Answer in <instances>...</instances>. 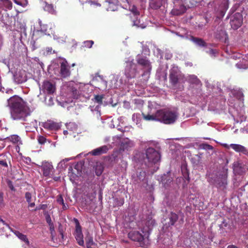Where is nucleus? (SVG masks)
Wrapping results in <instances>:
<instances>
[{
    "label": "nucleus",
    "instance_id": "nucleus-24",
    "mask_svg": "<svg viewBox=\"0 0 248 248\" xmlns=\"http://www.w3.org/2000/svg\"><path fill=\"white\" fill-rule=\"evenodd\" d=\"M178 215L174 212H171L169 215V225L171 226L174 225L175 223L178 220Z\"/></svg>",
    "mask_w": 248,
    "mask_h": 248
},
{
    "label": "nucleus",
    "instance_id": "nucleus-49",
    "mask_svg": "<svg viewBox=\"0 0 248 248\" xmlns=\"http://www.w3.org/2000/svg\"><path fill=\"white\" fill-rule=\"evenodd\" d=\"M46 221L49 225L53 224V223L51 222V219L49 215H47L46 217Z\"/></svg>",
    "mask_w": 248,
    "mask_h": 248
},
{
    "label": "nucleus",
    "instance_id": "nucleus-55",
    "mask_svg": "<svg viewBox=\"0 0 248 248\" xmlns=\"http://www.w3.org/2000/svg\"><path fill=\"white\" fill-rule=\"evenodd\" d=\"M3 201V194L2 193L0 192V205L2 203Z\"/></svg>",
    "mask_w": 248,
    "mask_h": 248
},
{
    "label": "nucleus",
    "instance_id": "nucleus-58",
    "mask_svg": "<svg viewBox=\"0 0 248 248\" xmlns=\"http://www.w3.org/2000/svg\"><path fill=\"white\" fill-rule=\"evenodd\" d=\"M46 51L48 53H51L52 51V47H46Z\"/></svg>",
    "mask_w": 248,
    "mask_h": 248
},
{
    "label": "nucleus",
    "instance_id": "nucleus-26",
    "mask_svg": "<svg viewBox=\"0 0 248 248\" xmlns=\"http://www.w3.org/2000/svg\"><path fill=\"white\" fill-rule=\"evenodd\" d=\"M11 230L18 238L25 242L28 245L29 244V241L26 235L22 234L17 231H13L12 229Z\"/></svg>",
    "mask_w": 248,
    "mask_h": 248
},
{
    "label": "nucleus",
    "instance_id": "nucleus-25",
    "mask_svg": "<svg viewBox=\"0 0 248 248\" xmlns=\"http://www.w3.org/2000/svg\"><path fill=\"white\" fill-rule=\"evenodd\" d=\"M136 178L135 180V181L137 183H139L142 181H143L146 176V172L144 171L141 170L140 171H137L136 173Z\"/></svg>",
    "mask_w": 248,
    "mask_h": 248
},
{
    "label": "nucleus",
    "instance_id": "nucleus-29",
    "mask_svg": "<svg viewBox=\"0 0 248 248\" xmlns=\"http://www.w3.org/2000/svg\"><path fill=\"white\" fill-rule=\"evenodd\" d=\"M155 220L150 219L148 220H147L145 222V225L147 227V229H145V228H143L142 230V232L143 233L144 232V230L145 232H149L152 230V227L155 225Z\"/></svg>",
    "mask_w": 248,
    "mask_h": 248
},
{
    "label": "nucleus",
    "instance_id": "nucleus-23",
    "mask_svg": "<svg viewBox=\"0 0 248 248\" xmlns=\"http://www.w3.org/2000/svg\"><path fill=\"white\" fill-rule=\"evenodd\" d=\"M230 146L231 148L236 152L242 153L244 154H246L247 153L248 151L246 148L240 144H231Z\"/></svg>",
    "mask_w": 248,
    "mask_h": 248
},
{
    "label": "nucleus",
    "instance_id": "nucleus-5",
    "mask_svg": "<svg viewBox=\"0 0 248 248\" xmlns=\"http://www.w3.org/2000/svg\"><path fill=\"white\" fill-rule=\"evenodd\" d=\"M146 158L151 164H155L160 159L159 153L153 148H148L145 151Z\"/></svg>",
    "mask_w": 248,
    "mask_h": 248
},
{
    "label": "nucleus",
    "instance_id": "nucleus-50",
    "mask_svg": "<svg viewBox=\"0 0 248 248\" xmlns=\"http://www.w3.org/2000/svg\"><path fill=\"white\" fill-rule=\"evenodd\" d=\"M8 186H9V187L10 188V189L12 191H15V189L14 188V186H13L12 183V182L11 181H9L8 182Z\"/></svg>",
    "mask_w": 248,
    "mask_h": 248
},
{
    "label": "nucleus",
    "instance_id": "nucleus-11",
    "mask_svg": "<svg viewBox=\"0 0 248 248\" xmlns=\"http://www.w3.org/2000/svg\"><path fill=\"white\" fill-rule=\"evenodd\" d=\"M128 237L131 240L139 242L141 247H143L145 245L144 235L138 231L130 232L128 234Z\"/></svg>",
    "mask_w": 248,
    "mask_h": 248
},
{
    "label": "nucleus",
    "instance_id": "nucleus-60",
    "mask_svg": "<svg viewBox=\"0 0 248 248\" xmlns=\"http://www.w3.org/2000/svg\"><path fill=\"white\" fill-rule=\"evenodd\" d=\"M68 173L69 174H70L71 173H72V174H74V173L72 172L73 171V168L72 167H70L69 168H68Z\"/></svg>",
    "mask_w": 248,
    "mask_h": 248
},
{
    "label": "nucleus",
    "instance_id": "nucleus-6",
    "mask_svg": "<svg viewBox=\"0 0 248 248\" xmlns=\"http://www.w3.org/2000/svg\"><path fill=\"white\" fill-rule=\"evenodd\" d=\"M217 166L215 163L210 164L207 171V181L211 184H215L217 180Z\"/></svg>",
    "mask_w": 248,
    "mask_h": 248
},
{
    "label": "nucleus",
    "instance_id": "nucleus-14",
    "mask_svg": "<svg viewBox=\"0 0 248 248\" xmlns=\"http://www.w3.org/2000/svg\"><path fill=\"white\" fill-rule=\"evenodd\" d=\"M43 126L46 129L56 131L60 129L61 124L52 120H47L43 123Z\"/></svg>",
    "mask_w": 248,
    "mask_h": 248
},
{
    "label": "nucleus",
    "instance_id": "nucleus-16",
    "mask_svg": "<svg viewBox=\"0 0 248 248\" xmlns=\"http://www.w3.org/2000/svg\"><path fill=\"white\" fill-rule=\"evenodd\" d=\"M129 11L133 14L135 18H136V20H133V25L136 26L138 27H141L143 28L142 26H141V24H140V20L138 19V16H140V12L138 10L137 7L134 5H130L129 7Z\"/></svg>",
    "mask_w": 248,
    "mask_h": 248
},
{
    "label": "nucleus",
    "instance_id": "nucleus-35",
    "mask_svg": "<svg viewBox=\"0 0 248 248\" xmlns=\"http://www.w3.org/2000/svg\"><path fill=\"white\" fill-rule=\"evenodd\" d=\"M14 1L16 4L23 7H25L28 4V0H14Z\"/></svg>",
    "mask_w": 248,
    "mask_h": 248
},
{
    "label": "nucleus",
    "instance_id": "nucleus-33",
    "mask_svg": "<svg viewBox=\"0 0 248 248\" xmlns=\"http://www.w3.org/2000/svg\"><path fill=\"white\" fill-rule=\"evenodd\" d=\"M219 40L226 43L228 40V36L225 31L221 30L219 32Z\"/></svg>",
    "mask_w": 248,
    "mask_h": 248
},
{
    "label": "nucleus",
    "instance_id": "nucleus-20",
    "mask_svg": "<svg viewBox=\"0 0 248 248\" xmlns=\"http://www.w3.org/2000/svg\"><path fill=\"white\" fill-rule=\"evenodd\" d=\"M187 82L192 85L196 86L198 88L201 87L202 83L197 77L194 75H189L187 77Z\"/></svg>",
    "mask_w": 248,
    "mask_h": 248
},
{
    "label": "nucleus",
    "instance_id": "nucleus-17",
    "mask_svg": "<svg viewBox=\"0 0 248 248\" xmlns=\"http://www.w3.org/2000/svg\"><path fill=\"white\" fill-rule=\"evenodd\" d=\"M15 81L17 84L25 82L27 80L26 73L24 70H20L14 75Z\"/></svg>",
    "mask_w": 248,
    "mask_h": 248
},
{
    "label": "nucleus",
    "instance_id": "nucleus-57",
    "mask_svg": "<svg viewBox=\"0 0 248 248\" xmlns=\"http://www.w3.org/2000/svg\"><path fill=\"white\" fill-rule=\"evenodd\" d=\"M62 209L63 210H65L66 209H67V207H68V205H66L64 202H63V204H62Z\"/></svg>",
    "mask_w": 248,
    "mask_h": 248
},
{
    "label": "nucleus",
    "instance_id": "nucleus-1",
    "mask_svg": "<svg viewBox=\"0 0 248 248\" xmlns=\"http://www.w3.org/2000/svg\"><path fill=\"white\" fill-rule=\"evenodd\" d=\"M8 106L11 109L12 118L16 120L25 121L31 113L26 101L17 95H14L7 100Z\"/></svg>",
    "mask_w": 248,
    "mask_h": 248
},
{
    "label": "nucleus",
    "instance_id": "nucleus-10",
    "mask_svg": "<svg viewBox=\"0 0 248 248\" xmlns=\"http://www.w3.org/2000/svg\"><path fill=\"white\" fill-rule=\"evenodd\" d=\"M243 23L242 15L240 13H236L231 17L230 24L234 30L239 28Z\"/></svg>",
    "mask_w": 248,
    "mask_h": 248
},
{
    "label": "nucleus",
    "instance_id": "nucleus-42",
    "mask_svg": "<svg viewBox=\"0 0 248 248\" xmlns=\"http://www.w3.org/2000/svg\"><path fill=\"white\" fill-rule=\"evenodd\" d=\"M93 43L94 42L92 40L86 41L84 42L85 46L88 48H91L92 46Z\"/></svg>",
    "mask_w": 248,
    "mask_h": 248
},
{
    "label": "nucleus",
    "instance_id": "nucleus-39",
    "mask_svg": "<svg viewBox=\"0 0 248 248\" xmlns=\"http://www.w3.org/2000/svg\"><path fill=\"white\" fill-rule=\"evenodd\" d=\"M85 241H86V244H89V245H93L94 244L93 237L89 235L87 236L85 238Z\"/></svg>",
    "mask_w": 248,
    "mask_h": 248
},
{
    "label": "nucleus",
    "instance_id": "nucleus-30",
    "mask_svg": "<svg viewBox=\"0 0 248 248\" xmlns=\"http://www.w3.org/2000/svg\"><path fill=\"white\" fill-rule=\"evenodd\" d=\"M228 8V2L227 0L224 1L219 6V9L220 10V16L223 17L226 11Z\"/></svg>",
    "mask_w": 248,
    "mask_h": 248
},
{
    "label": "nucleus",
    "instance_id": "nucleus-62",
    "mask_svg": "<svg viewBox=\"0 0 248 248\" xmlns=\"http://www.w3.org/2000/svg\"><path fill=\"white\" fill-rule=\"evenodd\" d=\"M227 248H238L234 245H231V246H229Z\"/></svg>",
    "mask_w": 248,
    "mask_h": 248
},
{
    "label": "nucleus",
    "instance_id": "nucleus-44",
    "mask_svg": "<svg viewBox=\"0 0 248 248\" xmlns=\"http://www.w3.org/2000/svg\"><path fill=\"white\" fill-rule=\"evenodd\" d=\"M236 67L239 69H246L248 67L247 64H242V63H238L236 64Z\"/></svg>",
    "mask_w": 248,
    "mask_h": 248
},
{
    "label": "nucleus",
    "instance_id": "nucleus-63",
    "mask_svg": "<svg viewBox=\"0 0 248 248\" xmlns=\"http://www.w3.org/2000/svg\"><path fill=\"white\" fill-rule=\"evenodd\" d=\"M79 0L82 4L84 3L85 2H86V1H87V0Z\"/></svg>",
    "mask_w": 248,
    "mask_h": 248
},
{
    "label": "nucleus",
    "instance_id": "nucleus-61",
    "mask_svg": "<svg viewBox=\"0 0 248 248\" xmlns=\"http://www.w3.org/2000/svg\"><path fill=\"white\" fill-rule=\"evenodd\" d=\"M29 207L32 208V207H34V206H35V203L34 202H30V203H29Z\"/></svg>",
    "mask_w": 248,
    "mask_h": 248
},
{
    "label": "nucleus",
    "instance_id": "nucleus-8",
    "mask_svg": "<svg viewBox=\"0 0 248 248\" xmlns=\"http://www.w3.org/2000/svg\"><path fill=\"white\" fill-rule=\"evenodd\" d=\"M138 73L137 65L133 61L126 62L124 74L127 78H135Z\"/></svg>",
    "mask_w": 248,
    "mask_h": 248
},
{
    "label": "nucleus",
    "instance_id": "nucleus-2",
    "mask_svg": "<svg viewBox=\"0 0 248 248\" xmlns=\"http://www.w3.org/2000/svg\"><path fill=\"white\" fill-rule=\"evenodd\" d=\"M142 115L144 119L146 121H158L166 124H174L179 116L178 112L169 108L157 110L153 114L145 115L142 113Z\"/></svg>",
    "mask_w": 248,
    "mask_h": 248
},
{
    "label": "nucleus",
    "instance_id": "nucleus-37",
    "mask_svg": "<svg viewBox=\"0 0 248 248\" xmlns=\"http://www.w3.org/2000/svg\"><path fill=\"white\" fill-rule=\"evenodd\" d=\"M200 147L201 149L206 150H212L213 148L211 145L206 143H202L200 144Z\"/></svg>",
    "mask_w": 248,
    "mask_h": 248
},
{
    "label": "nucleus",
    "instance_id": "nucleus-59",
    "mask_svg": "<svg viewBox=\"0 0 248 248\" xmlns=\"http://www.w3.org/2000/svg\"><path fill=\"white\" fill-rule=\"evenodd\" d=\"M223 147L225 148L228 149L229 147H230V145H228L227 144L224 143V144H221Z\"/></svg>",
    "mask_w": 248,
    "mask_h": 248
},
{
    "label": "nucleus",
    "instance_id": "nucleus-43",
    "mask_svg": "<svg viewBox=\"0 0 248 248\" xmlns=\"http://www.w3.org/2000/svg\"><path fill=\"white\" fill-rule=\"evenodd\" d=\"M25 198L26 199L27 202L28 203H30L31 199V194L30 192H27L25 193Z\"/></svg>",
    "mask_w": 248,
    "mask_h": 248
},
{
    "label": "nucleus",
    "instance_id": "nucleus-21",
    "mask_svg": "<svg viewBox=\"0 0 248 248\" xmlns=\"http://www.w3.org/2000/svg\"><path fill=\"white\" fill-rule=\"evenodd\" d=\"M134 144L132 141L128 139L123 140L120 144V150H128L129 148L133 146Z\"/></svg>",
    "mask_w": 248,
    "mask_h": 248
},
{
    "label": "nucleus",
    "instance_id": "nucleus-15",
    "mask_svg": "<svg viewBox=\"0 0 248 248\" xmlns=\"http://www.w3.org/2000/svg\"><path fill=\"white\" fill-rule=\"evenodd\" d=\"M44 92L48 94H52L56 91V85L55 83L49 81H45L43 85Z\"/></svg>",
    "mask_w": 248,
    "mask_h": 248
},
{
    "label": "nucleus",
    "instance_id": "nucleus-36",
    "mask_svg": "<svg viewBox=\"0 0 248 248\" xmlns=\"http://www.w3.org/2000/svg\"><path fill=\"white\" fill-rule=\"evenodd\" d=\"M115 205L116 206H121L124 204V199L123 198L118 199L115 198L114 199Z\"/></svg>",
    "mask_w": 248,
    "mask_h": 248
},
{
    "label": "nucleus",
    "instance_id": "nucleus-13",
    "mask_svg": "<svg viewBox=\"0 0 248 248\" xmlns=\"http://www.w3.org/2000/svg\"><path fill=\"white\" fill-rule=\"evenodd\" d=\"M43 173L44 176L47 177L52 175L54 172V168L51 163L43 161L41 166Z\"/></svg>",
    "mask_w": 248,
    "mask_h": 248
},
{
    "label": "nucleus",
    "instance_id": "nucleus-34",
    "mask_svg": "<svg viewBox=\"0 0 248 248\" xmlns=\"http://www.w3.org/2000/svg\"><path fill=\"white\" fill-rule=\"evenodd\" d=\"M103 170L104 168L101 165H96L95 168V174L98 176H99L102 174Z\"/></svg>",
    "mask_w": 248,
    "mask_h": 248
},
{
    "label": "nucleus",
    "instance_id": "nucleus-56",
    "mask_svg": "<svg viewBox=\"0 0 248 248\" xmlns=\"http://www.w3.org/2000/svg\"><path fill=\"white\" fill-rule=\"evenodd\" d=\"M0 222H1V223H2L4 225H6V226H7L9 229H11V228H10V227H9V225H8V224H7V223H6L5 222V221H4L3 219H2L0 218Z\"/></svg>",
    "mask_w": 248,
    "mask_h": 248
},
{
    "label": "nucleus",
    "instance_id": "nucleus-32",
    "mask_svg": "<svg viewBox=\"0 0 248 248\" xmlns=\"http://www.w3.org/2000/svg\"><path fill=\"white\" fill-rule=\"evenodd\" d=\"M182 173L184 179H185L186 180H187V182L188 183L189 182V171L187 170V168L186 167H182Z\"/></svg>",
    "mask_w": 248,
    "mask_h": 248
},
{
    "label": "nucleus",
    "instance_id": "nucleus-3",
    "mask_svg": "<svg viewBox=\"0 0 248 248\" xmlns=\"http://www.w3.org/2000/svg\"><path fill=\"white\" fill-rule=\"evenodd\" d=\"M232 93L239 102V106L236 104H234V108L235 110L233 112V116L235 117L234 119L237 123H241L246 120L245 111L243 108L244 104L242 101L243 100V94L240 90H233Z\"/></svg>",
    "mask_w": 248,
    "mask_h": 248
},
{
    "label": "nucleus",
    "instance_id": "nucleus-47",
    "mask_svg": "<svg viewBox=\"0 0 248 248\" xmlns=\"http://www.w3.org/2000/svg\"><path fill=\"white\" fill-rule=\"evenodd\" d=\"M57 201L60 204L62 205V204H63L64 201L62 195H59L58 196L57 199Z\"/></svg>",
    "mask_w": 248,
    "mask_h": 248
},
{
    "label": "nucleus",
    "instance_id": "nucleus-54",
    "mask_svg": "<svg viewBox=\"0 0 248 248\" xmlns=\"http://www.w3.org/2000/svg\"><path fill=\"white\" fill-rule=\"evenodd\" d=\"M0 1L3 2H8V3H9V4L10 5V7H12V4L11 2L10 1V0H0Z\"/></svg>",
    "mask_w": 248,
    "mask_h": 248
},
{
    "label": "nucleus",
    "instance_id": "nucleus-40",
    "mask_svg": "<svg viewBox=\"0 0 248 248\" xmlns=\"http://www.w3.org/2000/svg\"><path fill=\"white\" fill-rule=\"evenodd\" d=\"M73 97L75 99H77L78 96V91L75 88H72L71 90Z\"/></svg>",
    "mask_w": 248,
    "mask_h": 248
},
{
    "label": "nucleus",
    "instance_id": "nucleus-7",
    "mask_svg": "<svg viewBox=\"0 0 248 248\" xmlns=\"http://www.w3.org/2000/svg\"><path fill=\"white\" fill-rule=\"evenodd\" d=\"M183 77L177 67H173L170 71L169 80L171 85L174 87L178 83L179 80Z\"/></svg>",
    "mask_w": 248,
    "mask_h": 248
},
{
    "label": "nucleus",
    "instance_id": "nucleus-46",
    "mask_svg": "<svg viewBox=\"0 0 248 248\" xmlns=\"http://www.w3.org/2000/svg\"><path fill=\"white\" fill-rule=\"evenodd\" d=\"M58 231H59L60 234H61V235L62 236V238H63V231L62 225L61 224H59V227H58Z\"/></svg>",
    "mask_w": 248,
    "mask_h": 248
},
{
    "label": "nucleus",
    "instance_id": "nucleus-27",
    "mask_svg": "<svg viewBox=\"0 0 248 248\" xmlns=\"http://www.w3.org/2000/svg\"><path fill=\"white\" fill-rule=\"evenodd\" d=\"M6 139L14 144H21V139L17 135H11L7 137Z\"/></svg>",
    "mask_w": 248,
    "mask_h": 248
},
{
    "label": "nucleus",
    "instance_id": "nucleus-48",
    "mask_svg": "<svg viewBox=\"0 0 248 248\" xmlns=\"http://www.w3.org/2000/svg\"><path fill=\"white\" fill-rule=\"evenodd\" d=\"M0 165L5 167L8 166L6 161L3 160H0Z\"/></svg>",
    "mask_w": 248,
    "mask_h": 248
},
{
    "label": "nucleus",
    "instance_id": "nucleus-64",
    "mask_svg": "<svg viewBox=\"0 0 248 248\" xmlns=\"http://www.w3.org/2000/svg\"><path fill=\"white\" fill-rule=\"evenodd\" d=\"M93 245L86 244L87 248H92V246Z\"/></svg>",
    "mask_w": 248,
    "mask_h": 248
},
{
    "label": "nucleus",
    "instance_id": "nucleus-41",
    "mask_svg": "<svg viewBox=\"0 0 248 248\" xmlns=\"http://www.w3.org/2000/svg\"><path fill=\"white\" fill-rule=\"evenodd\" d=\"M37 140L38 142L41 144H43L46 142V138L43 136H39Z\"/></svg>",
    "mask_w": 248,
    "mask_h": 248
},
{
    "label": "nucleus",
    "instance_id": "nucleus-28",
    "mask_svg": "<svg viewBox=\"0 0 248 248\" xmlns=\"http://www.w3.org/2000/svg\"><path fill=\"white\" fill-rule=\"evenodd\" d=\"M191 40L197 45L200 46H206V42L202 38L195 37L193 36L191 37Z\"/></svg>",
    "mask_w": 248,
    "mask_h": 248
},
{
    "label": "nucleus",
    "instance_id": "nucleus-12",
    "mask_svg": "<svg viewBox=\"0 0 248 248\" xmlns=\"http://www.w3.org/2000/svg\"><path fill=\"white\" fill-rule=\"evenodd\" d=\"M60 75L61 78H65L70 77L71 72L70 70V66L66 61L64 60L60 63Z\"/></svg>",
    "mask_w": 248,
    "mask_h": 248
},
{
    "label": "nucleus",
    "instance_id": "nucleus-18",
    "mask_svg": "<svg viewBox=\"0 0 248 248\" xmlns=\"http://www.w3.org/2000/svg\"><path fill=\"white\" fill-rule=\"evenodd\" d=\"M109 150L107 145H103L96 148L89 152V154L93 156H99L106 154Z\"/></svg>",
    "mask_w": 248,
    "mask_h": 248
},
{
    "label": "nucleus",
    "instance_id": "nucleus-38",
    "mask_svg": "<svg viewBox=\"0 0 248 248\" xmlns=\"http://www.w3.org/2000/svg\"><path fill=\"white\" fill-rule=\"evenodd\" d=\"M104 98L103 95H96L94 96V100L96 102L99 104H102L103 103L102 100Z\"/></svg>",
    "mask_w": 248,
    "mask_h": 248
},
{
    "label": "nucleus",
    "instance_id": "nucleus-9",
    "mask_svg": "<svg viewBox=\"0 0 248 248\" xmlns=\"http://www.w3.org/2000/svg\"><path fill=\"white\" fill-rule=\"evenodd\" d=\"M74 221L76 224V229L74 235L78 244L79 246H83V235L82 232L81 226H80L79 221L77 218H74Z\"/></svg>",
    "mask_w": 248,
    "mask_h": 248
},
{
    "label": "nucleus",
    "instance_id": "nucleus-53",
    "mask_svg": "<svg viewBox=\"0 0 248 248\" xmlns=\"http://www.w3.org/2000/svg\"><path fill=\"white\" fill-rule=\"evenodd\" d=\"M180 213H181L182 214V217L181 218H180V220H179V222L181 223V224H183L184 222V214L183 213H182L181 212H180Z\"/></svg>",
    "mask_w": 248,
    "mask_h": 248
},
{
    "label": "nucleus",
    "instance_id": "nucleus-19",
    "mask_svg": "<svg viewBox=\"0 0 248 248\" xmlns=\"http://www.w3.org/2000/svg\"><path fill=\"white\" fill-rule=\"evenodd\" d=\"M137 63L144 68H147L149 71L151 70V62L146 57L140 56L137 58Z\"/></svg>",
    "mask_w": 248,
    "mask_h": 248
},
{
    "label": "nucleus",
    "instance_id": "nucleus-22",
    "mask_svg": "<svg viewBox=\"0 0 248 248\" xmlns=\"http://www.w3.org/2000/svg\"><path fill=\"white\" fill-rule=\"evenodd\" d=\"M165 2V0H149V5L152 9H157L159 8Z\"/></svg>",
    "mask_w": 248,
    "mask_h": 248
},
{
    "label": "nucleus",
    "instance_id": "nucleus-51",
    "mask_svg": "<svg viewBox=\"0 0 248 248\" xmlns=\"http://www.w3.org/2000/svg\"><path fill=\"white\" fill-rule=\"evenodd\" d=\"M239 166V163L238 162L234 163L233 164V169L235 171L237 170V168Z\"/></svg>",
    "mask_w": 248,
    "mask_h": 248
},
{
    "label": "nucleus",
    "instance_id": "nucleus-45",
    "mask_svg": "<svg viewBox=\"0 0 248 248\" xmlns=\"http://www.w3.org/2000/svg\"><path fill=\"white\" fill-rule=\"evenodd\" d=\"M207 53L210 55L211 57L215 58L217 53L216 49H210Z\"/></svg>",
    "mask_w": 248,
    "mask_h": 248
},
{
    "label": "nucleus",
    "instance_id": "nucleus-4",
    "mask_svg": "<svg viewBox=\"0 0 248 248\" xmlns=\"http://www.w3.org/2000/svg\"><path fill=\"white\" fill-rule=\"evenodd\" d=\"M219 155L220 157L219 159L220 162H218V163L223 165V166L219 174V177H218V186H219L220 187H222L223 189L227 184V177L228 169L226 165L228 163V160L226 155L223 152L220 153Z\"/></svg>",
    "mask_w": 248,
    "mask_h": 248
},
{
    "label": "nucleus",
    "instance_id": "nucleus-31",
    "mask_svg": "<svg viewBox=\"0 0 248 248\" xmlns=\"http://www.w3.org/2000/svg\"><path fill=\"white\" fill-rule=\"evenodd\" d=\"M44 9L45 11L48 12L51 14L55 15L56 14V11L54 8V7L53 5L51 4L46 3Z\"/></svg>",
    "mask_w": 248,
    "mask_h": 248
},
{
    "label": "nucleus",
    "instance_id": "nucleus-52",
    "mask_svg": "<svg viewBox=\"0 0 248 248\" xmlns=\"http://www.w3.org/2000/svg\"><path fill=\"white\" fill-rule=\"evenodd\" d=\"M49 226L50 227V232H51V233L52 234L53 232L54 231V225H53V224H49Z\"/></svg>",
    "mask_w": 248,
    "mask_h": 248
}]
</instances>
